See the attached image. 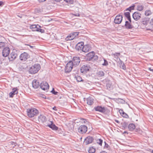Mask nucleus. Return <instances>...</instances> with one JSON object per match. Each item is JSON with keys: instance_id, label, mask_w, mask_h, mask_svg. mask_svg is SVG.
Instances as JSON below:
<instances>
[{"instance_id": "obj_1", "label": "nucleus", "mask_w": 153, "mask_h": 153, "mask_svg": "<svg viewBox=\"0 0 153 153\" xmlns=\"http://www.w3.org/2000/svg\"><path fill=\"white\" fill-rule=\"evenodd\" d=\"M27 115L30 117H32L39 114L38 110L36 108H32L27 110Z\"/></svg>"}, {"instance_id": "obj_2", "label": "nucleus", "mask_w": 153, "mask_h": 153, "mask_svg": "<svg viewBox=\"0 0 153 153\" xmlns=\"http://www.w3.org/2000/svg\"><path fill=\"white\" fill-rule=\"evenodd\" d=\"M40 68V66L39 64H35L30 68L29 72L31 74H35L39 70Z\"/></svg>"}, {"instance_id": "obj_3", "label": "nucleus", "mask_w": 153, "mask_h": 153, "mask_svg": "<svg viewBox=\"0 0 153 153\" xmlns=\"http://www.w3.org/2000/svg\"><path fill=\"white\" fill-rule=\"evenodd\" d=\"M70 61H69L65 67V70L66 73H69L72 70L74 66V65Z\"/></svg>"}, {"instance_id": "obj_4", "label": "nucleus", "mask_w": 153, "mask_h": 153, "mask_svg": "<svg viewBox=\"0 0 153 153\" xmlns=\"http://www.w3.org/2000/svg\"><path fill=\"white\" fill-rule=\"evenodd\" d=\"M70 61H71L72 63L73 64L74 66L76 67L79 65L80 62V59L79 56H74L72 60Z\"/></svg>"}, {"instance_id": "obj_5", "label": "nucleus", "mask_w": 153, "mask_h": 153, "mask_svg": "<svg viewBox=\"0 0 153 153\" xmlns=\"http://www.w3.org/2000/svg\"><path fill=\"white\" fill-rule=\"evenodd\" d=\"M90 67L87 64L83 65L82 66L80 69L81 72L83 74H85L89 71Z\"/></svg>"}, {"instance_id": "obj_6", "label": "nucleus", "mask_w": 153, "mask_h": 153, "mask_svg": "<svg viewBox=\"0 0 153 153\" xmlns=\"http://www.w3.org/2000/svg\"><path fill=\"white\" fill-rule=\"evenodd\" d=\"M30 56L27 53L24 52L21 54L19 56L20 59L21 61H25L29 58Z\"/></svg>"}, {"instance_id": "obj_7", "label": "nucleus", "mask_w": 153, "mask_h": 153, "mask_svg": "<svg viewBox=\"0 0 153 153\" xmlns=\"http://www.w3.org/2000/svg\"><path fill=\"white\" fill-rule=\"evenodd\" d=\"M87 130V127L85 125H81L78 129V132L81 134L85 133Z\"/></svg>"}, {"instance_id": "obj_8", "label": "nucleus", "mask_w": 153, "mask_h": 153, "mask_svg": "<svg viewBox=\"0 0 153 153\" xmlns=\"http://www.w3.org/2000/svg\"><path fill=\"white\" fill-rule=\"evenodd\" d=\"M40 86L42 90L44 91L48 89L49 87L48 83L46 82H43L41 83Z\"/></svg>"}, {"instance_id": "obj_9", "label": "nucleus", "mask_w": 153, "mask_h": 153, "mask_svg": "<svg viewBox=\"0 0 153 153\" xmlns=\"http://www.w3.org/2000/svg\"><path fill=\"white\" fill-rule=\"evenodd\" d=\"M141 14L138 12H134L132 15L133 19L136 21L139 20L141 18Z\"/></svg>"}, {"instance_id": "obj_10", "label": "nucleus", "mask_w": 153, "mask_h": 153, "mask_svg": "<svg viewBox=\"0 0 153 153\" xmlns=\"http://www.w3.org/2000/svg\"><path fill=\"white\" fill-rule=\"evenodd\" d=\"M123 16L122 15H118L115 17L114 19V22L116 24H120L122 21Z\"/></svg>"}, {"instance_id": "obj_11", "label": "nucleus", "mask_w": 153, "mask_h": 153, "mask_svg": "<svg viewBox=\"0 0 153 153\" xmlns=\"http://www.w3.org/2000/svg\"><path fill=\"white\" fill-rule=\"evenodd\" d=\"M94 139L91 136H89L87 137L84 140V143L87 145L92 143Z\"/></svg>"}, {"instance_id": "obj_12", "label": "nucleus", "mask_w": 153, "mask_h": 153, "mask_svg": "<svg viewBox=\"0 0 153 153\" xmlns=\"http://www.w3.org/2000/svg\"><path fill=\"white\" fill-rule=\"evenodd\" d=\"M10 49L9 47H6L3 49L2 52V56L4 57L7 56L10 53Z\"/></svg>"}, {"instance_id": "obj_13", "label": "nucleus", "mask_w": 153, "mask_h": 153, "mask_svg": "<svg viewBox=\"0 0 153 153\" xmlns=\"http://www.w3.org/2000/svg\"><path fill=\"white\" fill-rule=\"evenodd\" d=\"M17 56V54L15 52H12L8 56V59L10 61H13L15 59Z\"/></svg>"}, {"instance_id": "obj_14", "label": "nucleus", "mask_w": 153, "mask_h": 153, "mask_svg": "<svg viewBox=\"0 0 153 153\" xmlns=\"http://www.w3.org/2000/svg\"><path fill=\"white\" fill-rule=\"evenodd\" d=\"M84 45V43L83 42H81L78 43L76 45L75 49L78 51H82L83 46Z\"/></svg>"}, {"instance_id": "obj_15", "label": "nucleus", "mask_w": 153, "mask_h": 153, "mask_svg": "<svg viewBox=\"0 0 153 153\" xmlns=\"http://www.w3.org/2000/svg\"><path fill=\"white\" fill-rule=\"evenodd\" d=\"M91 47L89 45H83L82 51L84 52H87L91 50Z\"/></svg>"}, {"instance_id": "obj_16", "label": "nucleus", "mask_w": 153, "mask_h": 153, "mask_svg": "<svg viewBox=\"0 0 153 153\" xmlns=\"http://www.w3.org/2000/svg\"><path fill=\"white\" fill-rule=\"evenodd\" d=\"M18 93V89L17 88H13L12 91L9 94L10 97H13L14 95Z\"/></svg>"}, {"instance_id": "obj_17", "label": "nucleus", "mask_w": 153, "mask_h": 153, "mask_svg": "<svg viewBox=\"0 0 153 153\" xmlns=\"http://www.w3.org/2000/svg\"><path fill=\"white\" fill-rule=\"evenodd\" d=\"M51 124H48L47 126L53 130L56 131L58 130V127L56 126L54 124L52 121H51Z\"/></svg>"}, {"instance_id": "obj_18", "label": "nucleus", "mask_w": 153, "mask_h": 153, "mask_svg": "<svg viewBox=\"0 0 153 153\" xmlns=\"http://www.w3.org/2000/svg\"><path fill=\"white\" fill-rule=\"evenodd\" d=\"M94 109L96 111H99L101 112H104L105 111V110L104 107H102L99 106H98L95 107Z\"/></svg>"}, {"instance_id": "obj_19", "label": "nucleus", "mask_w": 153, "mask_h": 153, "mask_svg": "<svg viewBox=\"0 0 153 153\" xmlns=\"http://www.w3.org/2000/svg\"><path fill=\"white\" fill-rule=\"evenodd\" d=\"M38 120L39 122L43 123L46 121L47 119L45 116L43 115H40L38 117Z\"/></svg>"}, {"instance_id": "obj_20", "label": "nucleus", "mask_w": 153, "mask_h": 153, "mask_svg": "<svg viewBox=\"0 0 153 153\" xmlns=\"http://www.w3.org/2000/svg\"><path fill=\"white\" fill-rule=\"evenodd\" d=\"M33 87L35 88H37L39 86V83L38 81L36 80H34L32 82Z\"/></svg>"}, {"instance_id": "obj_21", "label": "nucleus", "mask_w": 153, "mask_h": 153, "mask_svg": "<svg viewBox=\"0 0 153 153\" xmlns=\"http://www.w3.org/2000/svg\"><path fill=\"white\" fill-rule=\"evenodd\" d=\"M95 53L94 51H91L88 53L87 55L86 56L87 57V59L89 61H91L92 59V58Z\"/></svg>"}, {"instance_id": "obj_22", "label": "nucleus", "mask_w": 153, "mask_h": 153, "mask_svg": "<svg viewBox=\"0 0 153 153\" xmlns=\"http://www.w3.org/2000/svg\"><path fill=\"white\" fill-rule=\"evenodd\" d=\"M87 103L88 105H91L94 103L93 99L91 97H89L86 99Z\"/></svg>"}, {"instance_id": "obj_23", "label": "nucleus", "mask_w": 153, "mask_h": 153, "mask_svg": "<svg viewBox=\"0 0 153 153\" xmlns=\"http://www.w3.org/2000/svg\"><path fill=\"white\" fill-rule=\"evenodd\" d=\"M131 23L129 22L128 21H126L125 22V27L127 29H131L133 28V26L130 24Z\"/></svg>"}, {"instance_id": "obj_24", "label": "nucleus", "mask_w": 153, "mask_h": 153, "mask_svg": "<svg viewBox=\"0 0 153 153\" xmlns=\"http://www.w3.org/2000/svg\"><path fill=\"white\" fill-rule=\"evenodd\" d=\"M120 62H119V64L120 67L124 70H125L126 69V67L124 63L120 59Z\"/></svg>"}, {"instance_id": "obj_25", "label": "nucleus", "mask_w": 153, "mask_h": 153, "mask_svg": "<svg viewBox=\"0 0 153 153\" xmlns=\"http://www.w3.org/2000/svg\"><path fill=\"white\" fill-rule=\"evenodd\" d=\"M128 127L129 131H132L135 128V126L134 124L131 123L128 125Z\"/></svg>"}, {"instance_id": "obj_26", "label": "nucleus", "mask_w": 153, "mask_h": 153, "mask_svg": "<svg viewBox=\"0 0 153 153\" xmlns=\"http://www.w3.org/2000/svg\"><path fill=\"white\" fill-rule=\"evenodd\" d=\"M149 19L148 18L145 17L142 19L141 23L144 25H147L148 23Z\"/></svg>"}, {"instance_id": "obj_27", "label": "nucleus", "mask_w": 153, "mask_h": 153, "mask_svg": "<svg viewBox=\"0 0 153 153\" xmlns=\"http://www.w3.org/2000/svg\"><path fill=\"white\" fill-rule=\"evenodd\" d=\"M144 6L140 4H138L137 6V10L139 11H141L143 10Z\"/></svg>"}, {"instance_id": "obj_28", "label": "nucleus", "mask_w": 153, "mask_h": 153, "mask_svg": "<svg viewBox=\"0 0 153 153\" xmlns=\"http://www.w3.org/2000/svg\"><path fill=\"white\" fill-rule=\"evenodd\" d=\"M97 74L99 77H102L104 76L105 73L102 71H99L97 72Z\"/></svg>"}, {"instance_id": "obj_29", "label": "nucleus", "mask_w": 153, "mask_h": 153, "mask_svg": "<svg viewBox=\"0 0 153 153\" xmlns=\"http://www.w3.org/2000/svg\"><path fill=\"white\" fill-rule=\"evenodd\" d=\"M74 39V37H73L72 36V34L71 33L66 38V40H71L73 39Z\"/></svg>"}, {"instance_id": "obj_30", "label": "nucleus", "mask_w": 153, "mask_h": 153, "mask_svg": "<svg viewBox=\"0 0 153 153\" xmlns=\"http://www.w3.org/2000/svg\"><path fill=\"white\" fill-rule=\"evenodd\" d=\"M75 78L76 79L77 81L78 82H82L84 83V80L82 79V78L80 76H76Z\"/></svg>"}, {"instance_id": "obj_31", "label": "nucleus", "mask_w": 153, "mask_h": 153, "mask_svg": "<svg viewBox=\"0 0 153 153\" xmlns=\"http://www.w3.org/2000/svg\"><path fill=\"white\" fill-rule=\"evenodd\" d=\"M95 152V149L93 147L89 148L88 152L89 153H94Z\"/></svg>"}, {"instance_id": "obj_32", "label": "nucleus", "mask_w": 153, "mask_h": 153, "mask_svg": "<svg viewBox=\"0 0 153 153\" xmlns=\"http://www.w3.org/2000/svg\"><path fill=\"white\" fill-rule=\"evenodd\" d=\"M106 87L107 89L109 90H111L112 88L111 83L110 82H108L107 83Z\"/></svg>"}, {"instance_id": "obj_33", "label": "nucleus", "mask_w": 153, "mask_h": 153, "mask_svg": "<svg viewBox=\"0 0 153 153\" xmlns=\"http://www.w3.org/2000/svg\"><path fill=\"white\" fill-rule=\"evenodd\" d=\"M97 143L100 146H102L103 140L101 139H98L96 140Z\"/></svg>"}, {"instance_id": "obj_34", "label": "nucleus", "mask_w": 153, "mask_h": 153, "mask_svg": "<svg viewBox=\"0 0 153 153\" xmlns=\"http://www.w3.org/2000/svg\"><path fill=\"white\" fill-rule=\"evenodd\" d=\"M33 31H36L38 32H40L42 33H43L45 32V30L43 29L39 28H37L36 29V30H32Z\"/></svg>"}, {"instance_id": "obj_35", "label": "nucleus", "mask_w": 153, "mask_h": 153, "mask_svg": "<svg viewBox=\"0 0 153 153\" xmlns=\"http://www.w3.org/2000/svg\"><path fill=\"white\" fill-rule=\"evenodd\" d=\"M152 12L150 10H146L145 13V15L146 16H149L152 14Z\"/></svg>"}, {"instance_id": "obj_36", "label": "nucleus", "mask_w": 153, "mask_h": 153, "mask_svg": "<svg viewBox=\"0 0 153 153\" xmlns=\"http://www.w3.org/2000/svg\"><path fill=\"white\" fill-rule=\"evenodd\" d=\"M120 55V53H112L111 55L113 56L114 58H118Z\"/></svg>"}, {"instance_id": "obj_37", "label": "nucleus", "mask_w": 153, "mask_h": 153, "mask_svg": "<svg viewBox=\"0 0 153 153\" xmlns=\"http://www.w3.org/2000/svg\"><path fill=\"white\" fill-rule=\"evenodd\" d=\"M122 127H123L124 129L126 128L128 125V123L126 122H124L122 123Z\"/></svg>"}, {"instance_id": "obj_38", "label": "nucleus", "mask_w": 153, "mask_h": 153, "mask_svg": "<svg viewBox=\"0 0 153 153\" xmlns=\"http://www.w3.org/2000/svg\"><path fill=\"white\" fill-rule=\"evenodd\" d=\"M134 7L135 5H134L132 6H131L130 7H129L127 8L126 9V10H128L130 12H131L132 10L134 9Z\"/></svg>"}, {"instance_id": "obj_39", "label": "nucleus", "mask_w": 153, "mask_h": 153, "mask_svg": "<svg viewBox=\"0 0 153 153\" xmlns=\"http://www.w3.org/2000/svg\"><path fill=\"white\" fill-rule=\"evenodd\" d=\"M79 32H73L72 33H71L72 34V36H73V37H74V38L76 36H78L79 34Z\"/></svg>"}, {"instance_id": "obj_40", "label": "nucleus", "mask_w": 153, "mask_h": 153, "mask_svg": "<svg viewBox=\"0 0 153 153\" xmlns=\"http://www.w3.org/2000/svg\"><path fill=\"white\" fill-rule=\"evenodd\" d=\"M38 27H37V26L36 25H32L30 26V28L31 29H33L32 30H36Z\"/></svg>"}, {"instance_id": "obj_41", "label": "nucleus", "mask_w": 153, "mask_h": 153, "mask_svg": "<svg viewBox=\"0 0 153 153\" xmlns=\"http://www.w3.org/2000/svg\"><path fill=\"white\" fill-rule=\"evenodd\" d=\"M149 26L151 27H153V18L150 21Z\"/></svg>"}, {"instance_id": "obj_42", "label": "nucleus", "mask_w": 153, "mask_h": 153, "mask_svg": "<svg viewBox=\"0 0 153 153\" xmlns=\"http://www.w3.org/2000/svg\"><path fill=\"white\" fill-rule=\"evenodd\" d=\"M104 62L102 64V65L103 66H107L108 65V63L107 61L105 59H103Z\"/></svg>"}, {"instance_id": "obj_43", "label": "nucleus", "mask_w": 153, "mask_h": 153, "mask_svg": "<svg viewBox=\"0 0 153 153\" xmlns=\"http://www.w3.org/2000/svg\"><path fill=\"white\" fill-rule=\"evenodd\" d=\"M98 56L97 55H95V53L94 55V56L93 57L92 59L91 60H97L98 59Z\"/></svg>"}, {"instance_id": "obj_44", "label": "nucleus", "mask_w": 153, "mask_h": 153, "mask_svg": "<svg viewBox=\"0 0 153 153\" xmlns=\"http://www.w3.org/2000/svg\"><path fill=\"white\" fill-rule=\"evenodd\" d=\"M74 0H64L65 1H66L68 3H69L70 4H73L74 2Z\"/></svg>"}, {"instance_id": "obj_45", "label": "nucleus", "mask_w": 153, "mask_h": 153, "mask_svg": "<svg viewBox=\"0 0 153 153\" xmlns=\"http://www.w3.org/2000/svg\"><path fill=\"white\" fill-rule=\"evenodd\" d=\"M121 115L124 117L126 118H128V116L125 112H124Z\"/></svg>"}, {"instance_id": "obj_46", "label": "nucleus", "mask_w": 153, "mask_h": 153, "mask_svg": "<svg viewBox=\"0 0 153 153\" xmlns=\"http://www.w3.org/2000/svg\"><path fill=\"white\" fill-rule=\"evenodd\" d=\"M10 144L12 145L13 147H14L16 145V143L13 141L10 142Z\"/></svg>"}, {"instance_id": "obj_47", "label": "nucleus", "mask_w": 153, "mask_h": 153, "mask_svg": "<svg viewBox=\"0 0 153 153\" xmlns=\"http://www.w3.org/2000/svg\"><path fill=\"white\" fill-rule=\"evenodd\" d=\"M124 15L126 17L130 16V13L129 12H125Z\"/></svg>"}, {"instance_id": "obj_48", "label": "nucleus", "mask_w": 153, "mask_h": 153, "mask_svg": "<svg viewBox=\"0 0 153 153\" xmlns=\"http://www.w3.org/2000/svg\"><path fill=\"white\" fill-rule=\"evenodd\" d=\"M51 92L53 94H54V95H57V94L58 93V92L57 91H56L54 89V88H53L52 90L51 91Z\"/></svg>"}, {"instance_id": "obj_49", "label": "nucleus", "mask_w": 153, "mask_h": 153, "mask_svg": "<svg viewBox=\"0 0 153 153\" xmlns=\"http://www.w3.org/2000/svg\"><path fill=\"white\" fill-rule=\"evenodd\" d=\"M5 44L4 42H0V48L5 46Z\"/></svg>"}, {"instance_id": "obj_50", "label": "nucleus", "mask_w": 153, "mask_h": 153, "mask_svg": "<svg viewBox=\"0 0 153 153\" xmlns=\"http://www.w3.org/2000/svg\"><path fill=\"white\" fill-rule=\"evenodd\" d=\"M105 143V146H104V148H108L109 146V145L106 143L105 141L104 142Z\"/></svg>"}, {"instance_id": "obj_51", "label": "nucleus", "mask_w": 153, "mask_h": 153, "mask_svg": "<svg viewBox=\"0 0 153 153\" xmlns=\"http://www.w3.org/2000/svg\"><path fill=\"white\" fill-rule=\"evenodd\" d=\"M119 112L120 113V114L121 115L124 112L123 111V109H120L119 110Z\"/></svg>"}, {"instance_id": "obj_52", "label": "nucleus", "mask_w": 153, "mask_h": 153, "mask_svg": "<svg viewBox=\"0 0 153 153\" xmlns=\"http://www.w3.org/2000/svg\"><path fill=\"white\" fill-rule=\"evenodd\" d=\"M127 19H128V20L129 21V22L130 23H131V17H130V16L128 17H126Z\"/></svg>"}, {"instance_id": "obj_53", "label": "nucleus", "mask_w": 153, "mask_h": 153, "mask_svg": "<svg viewBox=\"0 0 153 153\" xmlns=\"http://www.w3.org/2000/svg\"><path fill=\"white\" fill-rule=\"evenodd\" d=\"M118 100H119L120 102H121L123 103L125 102V101L121 99H118Z\"/></svg>"}, {"instance_id": "obj_54", "label": "nucleus", "mask_w": 153, "mask_h": 153, "mask_svg": "<svg viewBox=\"0 0 153 153\" xmlns=\"http://www.w3.org/2000/svg\"><path fill=\"white\" fill-rule=\"evenodd\" d=\"M41 97H42L43 98H44L45 99H46V96L44 95V94H41Z\"/></svg>"}, {"instance_id": "obj_55", "label": "nucleus", "mask_w": 153, "mask_h": 153, "mask_svg": "<svg viewBox=\"0 0 153 153\" xmlns=\"http://www.w3.org/2000/svg\"><path fill=\"white\" fill-rule=\"evenodd\" d=\"M115 121L117 123H120L119 121L117 120H115Z\"/></svg>"}, {"instance_id": "obj_56", "label": "nucleus", "mask_w": 153, "mask_h": 153, "mask_svg": "<svg viewBox=\"0 0 153 153\" xmlns=\"http://www.w3.org/2000/svg\"><path fill=\"white\" fill-rule=\"evenodd\" d=\"M46 1V0H38L39 2H43Z\"/></svg>"}, {"instance_id": "obj_57", "label": "nucleus", "mask_w": 153, "mask_h": 153, "mask_svg": "<svg viewBox=\"0 0 153 153\" xmlns=\"http://www.w3.org/2000/svg\"><path fill=\"white\" fill-rule=\"evenodd\" d=\"M3 4V2L2 1H0V6Z\"/></svg>"}, {"instance_id": "obj_58", "label": "nucleus", "mask_w": 153, "mask_h": 153, "mask_svg": "<svg viewBox=\"0 0 153 153\" xmlns=\"http://www.w3.org/2000/svg\"><path fill=\"white\" fill-rule=\"evenodd\" d=\"M82 120H83V122L85 123L86 122V120L82 118Z\"/></svg>"}, {"instance_id": "obj_59", "label": "nucleus", "mask_w": 153, "mask_h": 153, "mask_svg": "<svg viewBox=\"0 0 153 153\" xmlns=\"http://www.w3.org/2000/svg\"><path fill=\"white\" fill-rule=\"evenodd\" d=\"M128 134V132L127 131H124L123 133V134Z\"/></svg>"}, {"instance_id": "obj_60", "label": "nucleus", "mask_w": 153, "mask_h": 153, "mask_svg": "<svg viewBox=\"0 0 153 153\" xmlns=\"http://www.w3.org/2000/svg\"><path fill=\"white\" fill-rule=\"evenodd\" d=\"M75 16H79L80 15L79 13H78L77 14H76L74 15Z\"/></svg>"}, {"instance_id": "obj_61", "label": "nucleus", "mask_w": 153, "mask_h": 153, "mask_svg": "<svg viewBox=\"0 0 153 153\" xmlns=\"http://www.w3.org/2000/svg\"><path fill=\"white\" fill-rule=\"evenodd\" d=\"M149 70L150 71H152L153 72V69H152L151 68H149Z\"/></svg>"}, {"instance_id": "obj_62", "label": "nucleus", "mask_w": 153, "mask_h": 153, "mask_svg": "<svg viewBox=\"0 0 153 153\" xmlns=\"http://www.w3.org/2000/svg\"><path fill=\"white\" fill-rule=\"evenodd\" d=\"M53 109L54 110H57L56 109V107H54L53 108Z\"/></svg>"}, {"instance_id": "obj_63", "label": "nucleus", "mask_w": 153, "mask_h": 153, "mask_svg": "<svg viewBox=\"0 0 153 153\" xmlns=\"http://www.w3.org/2000/svg\"><path fill=\"white\" fill-rule=\"evenodd\" d=\"M100 153H107L106 152L104 151H103L101 152Z\"/></svg>"}, {"instance_id": "obj_64", "label": "nucleus", "mask_w": 153, "mask_h": 153, "mask_svg": "<svg viewBox=\"0 0 153 153\" xmlns=\"http://www.w3.org/2000/svg\"><path fill=\"white\" fill-rule=\"evenodd\" d=\"M27 45L29 46L31 48H32L33 47V46L30 45Z\"/></svg>"}]
</instances>
